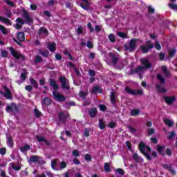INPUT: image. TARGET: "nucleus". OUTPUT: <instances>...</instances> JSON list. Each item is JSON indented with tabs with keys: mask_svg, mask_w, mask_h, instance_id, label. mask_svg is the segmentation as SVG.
I'll return each mask as SVG.
<instances>
[{
	"mask_svg": "<svg viewBox=\"0 0 177 177\" xmlns=\"http://www.w3.org/2000/svg\"><path fill=\"white\" fill-rule=\"evenodd\" d=\"M140 62L142 66H138L135 69H132L131 74H141L143 70L151 68V63L149 62V59H141Z\"/></svg>",
	"mask_w": 177,
	"mask_h": 177,
	"instance_id": "obj_1",
	"label": "nucleus"
},
{
	"mask_svg": "<svg viewBox=\"0 0 177 177\" xmlns=\"http://www.w3.org/2000/svg\"><path fill=\"white\" fill-rule=\"evenodd\" d=\"M138 149L141 153H142L145 157H146L147 160L149 161L152 160L151 156H150L149 153H151V148L147 145L146 143L143 142H140L138 145Z\"/></svg>",
	"mask_w": 177,
	"mask_h": 177,
	"instance_id": "obj_2",
	"label": "nucleus"
},
{
	"mask_svg": "<svg viewBox=\"0 0 177 177\" xmlns=\"http://www.w3.org/2000/svg\"><path fill=\"white\" fill-rule=\"evenodd\" d=\"M109 56L111 59V64H112V66H113V67L117 70H122V68H124V65H117L118 63V60H120V57H118L117 54L109 53Z\"/></svg>",
	"mask_w": 177,
	"mask_h": 177,
	"instance_id": "obj_3",
	"label": "nucleus"
},
{
	"mask_svg": "<svg viewBox=\"0 0 177 177\" xmlns=\"http://www.w3.org/2000/svg\"><path fill=\"white\" fill-rule=\"evenodd\" d=\"M9 50H10V55L13 56L14 59H16L17 60H19V59H21L22 62L26 61V56L19 53V52L16 51V50H15L13 47L10 46L9 48Z\"/></svg>",
	"mask_w": 177,
	"mask_h": 177,
	"instance_id": "obj_4",
	"label": "nucleus"
},
{
	"mask_svg": "<svg viewBox=\"0 0 177 177\" xmlns=\"http://www.w3.org/2000/svg\"><path fill=\"white\" fill-rule=\"evenodd\" d=\"M53 99H55V100H56V102H58L59 103L62 102H66V96H64V95L60 93L57 91H54L53 92Z\"/></svg>",
	"mask_w": 177,
	"mask_h": 177,
	"instance_id": "obj_5",
	"label": "nucleus"
},
{
	"mask_svg": "<svg viewBox=\"0 0 177 177\" xmlns=\"http://www.w3.org/2000/svg\"><path fill=\"white\" fill-rule=\"evenodd\" d=\"M124 91L127 93H129V95H133L134 96H142L143 95V91L132 89L129 86L125 87Z\"/></svg>",
	"mask_w": 177,
	"mask_h": 177,
	"instance_id": "obj_6",
	"label": "nucleus"
},
{
	"mask_svg": "<svg viewBox=\"0 0 177 177\" xmlns=\"http://www.w3.org/2000/svg\"><path fill=\"white\" fill-rule=\"evenodd\" d=\"M6 113H13V114H16L19 113V106L15 103H11L6 106Z\"/></svg>",
	"mask_w": 177,
	"mask_h": 177,
	"instance_id": "obj_7",
	"label": "nucleus"
},
{
	"mask_svg": "<svg viewBox=\"0 0 177 177\" xmlns=\"http://www.w3.org/2000/svg\"><path fill=\"white\" fill-rule=\"evenodd\" d=\"M28 162H33L34 164H45L44 160L42 159V157L32 155L30 156Z\"/></svg>",
	"mask_w": 177,
	"mask_h": 177,
	"instance_id": "obj_8",
	"label": "nucleus"
},
{
	"mask_svg": "<svg viewBox=\"0 0 177 177\" xmlns=\"http://www.w3.org/2000/svg\"><path fill=\"white\" fill-rule=\"evenodd\" d=\"M136 44H138V39H131L129 43V47H127V44L124 45L126 50H129L132 52L134 49H136Z\"/></svg>",
	"mask_w": 177,
	"mask_h": 177,
	"instance_id": "obj_9",
	"label": "nucleus"
},
{
	"mask_svg": "<svg viewBox=\"0 0 177 177\" xmlns=\"http://www.w3.org/2000/svg\"><path fill=\"white\" fill-rule=\"evenodd\" d=\"M3 88L5 92H2L0 91V93L1 95H3L4 97H6V99H8L10 100L12 99V92H10V90L9 88H8V87L6 86H3Z\"/></svg>",
	"mask_w": 177,
	"mask_h": 177,
	"instance_id": "obj_10",
	"label": "nucleus"
},
{
	"mask_svg": "<svg viewBox=\"0 0 177 177\" xmlns=\"http://www.w3.org/2000/svg\"><path fill=\"white\" fill-rule=\"evenodd\" d=\"M164 100L167 104L171 106L174 102H176V97L175 96H165Z\"/></svg>",
	"mask_w": 177,
	"mask_h": 177,
	"instance_id": "obj_11",
	"label": "nucleus"
},
{
	"mask_svg": "<svg viewBox=\"0 0 177 177\" xmlns=\"http://www.w3.org/2000/svg\"><path fill=\"white\" fill-rule=\"evenodd\" d=\"M154 48V44H148L147 46H141L140 48L142 53H149L150 49H153Z\"/></svg>",
	"mask_w": 177,
	"mask_h": 177,
	"instance_id": "obj_12",
	"label": "nucleus"
},
{
	"mask_svg": "<svg viewBox=\"0 0 177 177\" xmlns=\"http://www.w3.org/2000/svg\"><path fill=\"white\" fill-rule=\"evenodd\" d=\"M59 81L61 82V85L62 86V89H70V86H67V79H66V77L61 76L59 77Z\"/></svg>",
	"mask_w": 177,
	"mask_h": 177,
	"instance_id": "obj_13",
	"label": "nucleus"
},
{
	"mask_svg": "<svg viewBox=\"0 0 177 177\" xmlns=\"http://www.w3.org/2000/svg\"><path fill=\"white\" fill-rule=\"evenodd\" d=\"M68 117H70V115H64L63 112H60L58 115V118L62 124H66V122H67Z\"/></svg>",
	"mask_w": 177,
	"mask_h": 177,
	"instance_id": "obj_14",
	"label": "nucleus"
},
{
	"mask_svg": "<svg viewBox=\"0 0 177 177\" xmlns=\"http://www.w3.org/2000/svg\"><path fill=\"white\" fill-rule=\"evenodd\" d=\"M90 92L93 93V95H97V93H103V89L99 86H95L92 88Z\"/></svg>",
	"mask_w": 177,
	"mask_h": 177,
	"instance_id": "obj_15",
	"label": "nucleus"
},
{
	"mask_svg": "<svg viewBox=\"0 0 177 177\" xmlns=\"http://www.w3.org/2000/svg\"><path fill=\"white\" fill-rule=\"evenodd\" d=\"M36 139L37 142H39V143L44 142H45L46 146H50V142H49V141H48V140H46L45 137H42V136H36Z\"/></svg>",
	"mask_w": 177,
	"mask_h": 177,
	"instance_id": "obj_16",
	"label": "nucleus"
},
{
	"mask_svg": "<svg viewBox=\"0 0 177 177\" xmlns=\"http://www.w3.org/2000/svg\"><path fill=\"white\" fill-rule=\"evenodd\" d=\"M38 35H42V34L44 35H46V37H48V35H49V31L48 30V29L44 26L39 28L38 32H37Z\"/></svg>",
	"mask_w": 177,
	"mask_h": 177,
	"instance_id": "obj_17",
	"label": "nucleus"
},
{
	"mask_svg": "<svg viewBox=\"0 0 177 177\" xmlns=\"http://www.w3.org/2000/svg\"><path fill=\"white\" fill-rule=\"evenodd\" d=\"M88 114L91 118H95V117H96V115H97V109H96V107H92L88 109Z\"/></svg>",
	"mask_w": 177,
	"mask_h": 177,
	"instance_id": "obj_18",
	"label": "nucleus"
},
{
	"mask_svg": "<svg viewBox=\"0 0 177 177\" xmlns=\"http://www.w3.org/2000/svg\"><path fill=\"white\" fill-rule=\"evenodd\" d=\"M48 82H49L50 86H53V88L55 91H57V89H59V85L57 84V83L56 82V80H55V79L50 78L48 80Z\"/></svg>",
	"mask_w": 177,
	"mask_h": 177,
	"instance_id": "obj_19",
	"label": "nucleus"
},
{
	"mask_svg": "<svg viewBox=\"0 0 177 177\" xmlns=\"http://www.w3.org/2000/svg\"><path fill=\"white\" fill-rule=\"evenodd\" d=\"M16 22L17 23L15 25L16 30H20V28H21V27H23V24H24V23H25L24 21L21 18H17L16 19Z\"/></svg>",
	"mask_w": 177,
	"mask_h": 177,
	"instance_id": "obj_20",
	"label": "nucleus"
},
{
	"mask_svg": "<svg viewBox=\"0 0 177 177\" xmlns=\"http://www.w3.org/2000/svg\"><path fill=\"white\" fill-rule=\"evenodd\" d=\"M17 39L20 42H24V41H26V35H24V32H19L17 34Z\"/></svg>",
	"mask_w": 177,
	"mask_h": 177,
	"instance_id": "obj_21",
	"label": "nucleus"
},
{
	"mask_svg": "<svg viewBox=\"0 0 177 177\" xmlns=\"http://www.w3.org/2000/svg\"><path fill=\"white\" fill-rule=\"evenodd\" d=\"M47 48H48V50H50V52H56V43L53 42L50 44H48L47 45Z\"/></svg>",
	"mask_w": 177,
	"mask_h": 177,
	"instance_id": "obj_22",
	"label": "nucleus"
},
{
	"mask_svg": "<svg viewBox=\"0 0 177 177\" xmlns=\"http://www.w3.org/2000/svg\"><path fill=\"white\" fill-rule=\"evenodd\" d=\"M164 149H165V146H157V151H158L159 154H160V156H162V157L165 156V152H164Z\"/></svg>",
	"mask_w": 177,
	"mask_h": 177,
	"instance_id": "obj_23",
	"label": "nucleus"
},
{
	"mask_svg": "<svg viewBox=\"0 0 177 177\" xmlns=\"http://www.w3.org/2000/svg\"><path fill=\"white\" fill-rule=\"evenodd\" d=\"M162 71L166 77H170L171 72H169V71H168V68L166 66H162Z\"/></svg>",
	"mask_w": 177,
	"mask_h": 177,
	"instance_id": "obj_24",
	"label": "nucleus"
},
{
	"mask_svg": "<svg viewBox=\"0 0 177 177\" xmlns=\"http://www.w3.org/2000/svg\"><path fill=\"white\" fill-rule=\"evenodd\" d=\"M21 81H26L27 80V69L23 68L22 73H21Z\"/></svg>",
	"mask_w": 177,
	"mask_h": 177,
	"instance_id": "obj_25",
	"label": "nucleus"
},
{
	"mask_svg": "<svg viewBox=\"0 0 177 177\" xmlns=\"http://www.w3.org/2000/svg\"><path fill=\"white\" fill-rule=\"evenodd\" d=\"M43 104L44 106H50L52 104V100L49 97H45L43 99Z\"/></svg>",
	"mask_w": 177,
	"mask_h": 177,
	"instance_id": "obj_26",
	"label": "nucleus"
},
{
	"mask_svg": "<svg viewBox=\"0 0 177 177\" xmlns=\"http://www.w3.org/2000/svg\"><path fill=\"white\" fill-rule=\"evenodd\" d=\"M139 113H140V110L139 109H131L130 111V115L131 117H136L139 115Z\"/></svg>",
	"mask_w": 177,
	"mask_h": 177,
	"instance_id": "obj_27",
	"label": "nucleus"
},
{
	"mask_svg": "<svg viewBox=\"0 0 177 177\" xmlns=\"http://www.w3.org/2000/svg\"><path fill=\"white\" fill-rule=\"evenodd\" d=\"M156 78L157 80H158V81H160L162 85H165V78H164L162 75H161L160 73H158Z\"/></svg>",
	"mask_w": 177,
	"mask_h": 177,
	"instance_id": "obj_28",
	"label": "nucleus"
},
{
	"mask_svg": "<svg viewBox=\"0 0 177 177\" xmlns=\"http://www.w3.org/2000/svg\"><path fill=\"white\" fill-rule=\"evenodd\" d=\"M156 88L160 93H167V92L165 88L161 86V84H156Z\"/></svg>",
	"mask_w": 177,
	"mask_h": 177,
	"instance_id": "obj_29",
	"label": "nucleus"
},
{
	"mask_svg": "<svg viewBox=\"0 0 177 177\" xmlns=\"http://www.w3.org/2000/svg\"><path fill=\"white\" fill-rule=\"evenodd\" d=\"M39 55H41L43 57L47 58L49 57V51L48 50H39Z\"/></svg>",
	"mask_w": 177,
	"mask_h": 177,
	"instance_id": "obj_30",
	"label": "nucleus"
},
{
	"mask_svg": "<svg viewBox=\"0 0 177 177\" xmlns=\"http://www.w3.org/2000/svg\"><path fill=\"white\" fill-rule=\"evenodd\" d=\"M110 100L112 104H115V93L114 91L111 93Z\"/></svg>",
	"mask_w": 177,
	"mask_h": 177,
	"instance_id": "obj_31",
	"label": "nucleus"
},
{
	"mask_svg": "<svg viewBox=\"0 0 177 177\" xmlns=\"http://www.w3.org/2000/svg\"><path fill=\"white\" fill-rule=\"evenodd\" d=\"M99 128L101 130L104 129L106 128V123H104V121H103V119L99 120Z\"/></svg>",
	"mask_w": 177,
	"mask_h": 177,
	"instance_id": "obj_32",
	"label": "nucleus"
},
{
	"mask_svg": "<svg viewBox=\"0 0 177 177\" xmlns=\"http://www.w3.org/2000/svg\"><path fill=\"white\" fill-rule=\"evenodd\" d=\"M7 144L9 147H13V146L15 145V142H13V138L12 136L8 137Z\"/></svg>",
	"mask_w": 177,
	"mask_h": 177,
	"instance_id": "obj_33",
	"label": "nucleus"
},
{
	"mask_svg": "<svg viewBox=\"0 0 177 177\" xmlns=\"http://www.w3.org/2000/svg\"><path fill=\"white\" fill-rule=\"evenodd\" d=\"M30 82L31 85H33L34 88H35L36 89H38V84H37L36 80H35L32 77H30Z\"/></svg>",
	"mask_w": 177,
	"mask_h": 177,
	"instance_id": "obj_34",
	"label": "nucleus"
},
{
	"mask_svg": "<svg viewBox=\"0 0 177 177\" xmlns=\"http://www.w3.org/2000/svg\"><path fill=\"white\" fill-rule=\"evenodd\" d=\"M42 60H43L42 57H41L39 55H36L35 57L34 63H35V64H38V63H41Z\"/></svg>",
	"mask_w": 177,
	"mask_h": 177,
	"instance_id": "obj_35",
	"label": "nucleus"
},
{
	"mask_svg": "<svg viewBox=\"0 0 177 177\" xmlns=\"http://www.w3.org/2000/svg\"><path fill=\"white\" fill-rule=\"evenodd\" d=\"M117 35L120 38H123L124 39L128 38V35H127V33L124 32H117Z\"/></svg>",
	"mask_w": 177,
	"mask_h": 177,
	"instance_id": "obj_36",
	"label": "nucleus"
},
{
	"mask_svg": "<svg viewBox=\"0 0 177 177\" xmlns=\"http://www.w3.org/2000/svg\"><path fill=\"white\" fill-rule=\"evenodd\" d=\"M176 53V50L175 49H171L169 50V57L170 59H172L174 56H175V54Z\"/></svg>",
	"mask_w": 177,
	"mask_h": 177,
	"instance_id": "obj_37",
	"label": "nucleus"
},
{
	"mask_svg": "<svg viewBox=\"0 0 177 177\" xmlns=\"http://www.w3.org/2000/svg\"><path fill=\"white\" fill-rule=\"evenodd\" d=\"M164 122L166 124V125H168L169 128L174 127V122H172L171 120L166 119L165 120Z\"/></svg>",
	"mask_w": 177,
	"mask_h": 177,
	"instance_id": "obj_38",
	"label": "nucleus"
},
{
	"mask_svg": "<svg viewBox=\"0 0 177 177\" xmlns=\"http://www.w3.org/2000/svg\"><path fill=\"white\" fill-rule=\"evenodd\" d=\"M108 38L109 39V41L111 42H112L113 44H114V42H115V36H114V34L111 33L109 36Z\"/></svg>",
	"mask_w": 177,
	"mask_h": 177,
	"instance_id": "obj_39",
	"label": "nucleus"
},
{
	"mask_svg": "<svg viewBox=\"0 0 177 177\" xmlns=\"http://www.w3.org/2000/svg\"><path fill=\"white\" fill-rule=\"evenodd\" d=\"M57 167V161L56 160H53L51 162V168L54 169V171H56V167Z\"/></svg>",
	"mask_w": 177,
	"mask_h": 177,
	"instance_id": "obj_40",
	"label": "nucleus"
},
{
	"mask_svg": "<svg viewBox=\"0 0 177 177\" xmlns=\"http://www.w3.org/2000/svg\"><path fill=\"white\" fill-rule=\"evenodd\" d=\"M175 136H176V133H175V131H171L170 133V134L169 135V136L167 137V139L169 140H171V139H174V138H175Z\"/></svg>",
	"mask_w": 177,
	"mask_h": 177,
	"instance_id": "obj_41",
	"label": "nucleus"
},
{
	"mask_svg": "<svg viewBox=\"0 0 177 177\" xmlns=\"http://www.w3.org/2000/svg\"><path fill=\"white\" fill-rule=\"evenodd\" d=\"M133 159L136 161V162H139L140 161V158L138 155V153L133 154Z\"/></svg>",
	"mask_w": 177,
	"mask_h": 177,
	"instance_id": "obj_42",
	"label": "nucleus"
},
{
	"mask_svg": "<svg viewBox=\"0 0 177 177\" xmlns=\"http://www.w3.org/2000/svg\"><path fill=\"white\" fill-rule=\"evenodd\" d=\"M4 2L9 6H11V8H15V3L13 1H11L10 0H3Z\"/></svg>",
	"mask_w": 177,
	"mask_h": 177,
	"instance_id": "obj_43",
	"label": "nucleus"
},
{
	"mask_svg": "<svg viewBox=\"0 0 177 177\" xmlns=\"http://www.w3.org/2000/svg\"><path fill=\"white\" fill-rule=\"evenodd\" d=\"M104 169L106 171V172H110V165L109 163H104Z\"/></svg>",
	"mask_w": 177,
	"mask_h": 177,
	"instance_id": "obj_44",
	"label": "nucleus"
},
{
	"mask_svg": "<svg viewBox=\"0 0 177 177\" xmlns=\"http://www.w3.org/2000/svg\"><path fill=\"white\" fill-rule=\"evenodd\" d=\"M0 30L2 34H4V35L8 34V30H6V28L1 24H0Z\"/></svg>",
	"mask_w": 177,
	"mask_h": 177,
	"instance_id": "obj_45",
	"label": "nucleus"
},
{
	"mask_svg": "<svg viewBox=\"0 0 177 177\" xmlns=\"http://www.w3.org/2000/svg\"><path fill=\"white\" fill-rule=\"evenodd\" d=\"M116 172L119 174V175H121L122 176L124 175L125 171H124V169L121 168L116 169Z\"/></svg>",
	"mask_w": 177,
	"mask_h": 177,
	"instance_id": "obj_46",
	"label": "nucleus"
},
{
	"mask_svg": "<svg viewBox=\"0 0 177 177\" xmlns=\"http://www.w3.org/2000/svg\"><path fill=\"white\" fill-rule=\"evenodd\" d=\"M73 157H80V151L75 149L72 151Z\"/></svg>",
	"mask_w": 177,
	"mask_h": 177,
	"instance_id": "obj_47",
	"label": "nucleus"
},
{
	"mask_svg": "<svg viewBox=\"0 0 177 177\" xmlns=\"http://www.w3.org/2000/svg\"><path fill=\"white\" fill-rule=\"evenodd\" d=\"M42 113L37 109H35V115L37 117V118H39Z\"/></svg>",
	"mask_w": 177,
	"mask_h": 177,
	"instance_id": "obj_48",
	"label": "nucleus"
},
{
	"mask_svg": "<svg viewBox=\"0 0 177 177\" xmlns=\"http://www.w3.org/2000/svg\"><path fill=\"white\" fill-rule=\"evenodd\" d=\"M25 21L27 23V24H30L31 23H32L33 19L32 18L30 17V15L28 17H26V18H25Z\"/></svg>",
	"mask_w": 177,
	"mask_h": 177,
	"instance_id": "obj_49",
	"label": "nucleus"
},
{
	"mask_svg": "<svg viewBox=\"0 0 177 177\" xmlns=\"http://www.w3.org/2000/svg\"><path fill=\"white\" fill-rule=\"evenodd\" d=\"M1 19V21H3V23H6V24H10V19H8V18H5V17H2Z\"/></svg>",
	"mask_w": 177,
	"mask_h": 177,
	"instance_id": "obj_50",
	"label": "nucleus"
},
{
	"mask_svg": "<svg viewBox=\"0 0 177 177\" xmlns=\"http://www.w3.org/2000/svg\"><path fill=\"white\" fill-rule=\"evenodd\" d=\"M11 167L14 171H20V169H21V167H20V165H18V166L12 165H11Z\"/></svg>",
	"mask_w": 177,
	"mask_h": 177,
	"instance_id": "obj_51",
	"label": "nucleus"
},
{
	"mask_svg": "<svg viewBox=\"0 0 177 177\" xmlns=\"http://www.w3.org/2000/svg\"><path fill=\"white\" fill-rule=\"evenodd\" d=\"M29 16H30V14H28V12H27V10L26 9H24L22 17H24V19H26V17H28Z\"/></svg>",
	"mask_w": 177,
	"mask_h": 177,
	"instance_id": "obj_52",
	"label": "nucleus"
},
{
	"mask_svg": "<svg viewBox=\"0 0 177 177\" xmlns=\"http://www.w3.org/2000/svg\"><path fill=\"white\" fill-rule=\"evenodd\" d=\"M169 8H171L172 10H177V4L169 3Z\"/></svg>",
	"mask_w": 177,
	"mask_h": 177,
	"instance_id": "obj_53",
	"label": "nucleus"
},
{
	"mask_svg": "<svg viewBox=\"0 0 177 177\" xmlns=\"http://www.w3.org/2000/svg\"><path fill=\"white\" fill-rule=\"evenodd\" d=\"M155 48L157 50H161V44L158 41H155Z\"/></svg>",
	"mask_w": 177,
	"mask_h": 177,
	"instance_id": "obj_54",
	"label": "nucleus"
},
{
	"mask_svg": "<svg viewBox=\"0 0 177 177\" xmlns=\"http://www.w3.org/2000/svg\"><path fill=\"white\" fill-rule=\"evenodd\" d=\"M83 29H82V26H79L76 30V32L77 34V35H81V34H82L83 32Z\"/></svg>",
	"mask_w": 177,
	"mask_h": 177,
	"instance_id": "obj_55",
	"label": "nucleus"
},
{
	"mask_svg": "<svg viewBox=\"0 0 177 177\" xmlns=\"http://www.w3.org/2000/svg\"><path fill=\"white\" fill-rule=\"evenodd\" d=\"M5 16H6V17L11 18L12 17V11H10V10L6 9V12H5Z\"/></svg>",
	"mask_w": 177,
	"mask_h": 177,
	"instance_id": "obj_56",
	"label": "nucleus"
},
{
	"mask_svg": "<svg viewBox=\"0 0 177 177\" xmlns=\"http://www.w3.org/2000/svg\"><path fill=\"white\" fill-rule=\"evenodd\" d=\"M165 153L167 154V156H168L169 157H171L172 156V151H171V149L169 148H167L166 151H165Z\"/></svg>",
	"mask_w": 177,
	"mask_h": 177,
	"instance_id": "obj_57",
	"label": "nucleus"
},
{
	"mask_svg": "<svg viewBox=\"0 0 177 177\" xmlns=\"http://www.w3.org/2000/svg\"><path fill=\"white\" fill-rule=\"evenodd\" d=\"M91 132V130H89V129H84V135L86 138L89 137V133Z\"/></svg>",
	"mask_w": 177,
	"mask_h": 177,
	"instance_id": "obj_58",
	"label": "nucleus"
},
{
	"mask_svg": "<svg viewBox=\"0 0 177 177\" xmlns=\"http://www.w3.org/2000/svg\"><path fill=\"white\" fill-rule=\"evenodd\" d=\"M164 59H165V53H159V60H160V62H162V60H164Z\"/></svg>",
	"mask_w": 177,
	"mask_h": 177,
	"instance_id": "obj_59",
	"label": "nucleus"
},
{
	"mask_svg": "<svg viewBox=\"0 0 177 177\" xmlns=\"http://www.w3.org/2000/svg\"><path fill=\"white\" fill-rule=\"evenodd\" d=\"M99 107L101 111H106V110H107V106L104 104H100Z\"/></svg>",
	"mask_w": 177,
	"mask_h": 177,
	"instance_id": "obj_60",
	"label": "nucleus"
},
{
	"mask_svg": "<svg viewBox=\"0 0 177 177\" xmlns=\"http://www.w3.org/2000/svg\"><path fill=\"white\" fill-rule=\"evenodd\" d=\"M147 132H148V136H151V135L154 133L155 130L153 128L148 129Z\"/></svg>",
	"mask_w": 177,
	"mask_h": 177,
	"instance_id": "obj_61",
	"label": "nucleus"
},
{
	"mask_svg": "<svg viewBox=\"0 0 177 177\" xmlns=\"http://www.w3.org/2000/svg\"><path fill=\"white\" fill-rule=\"evenodd\" d=\"M1 55L2 57H8V55H9V53L6 50H1Z\"/></svg>",
	"mask_w": 177,
	"mask_h": 177,
	"instance_id": "obj_62",
	"label": "nucleus"
},
{
	"mask_svg": "<svg viewBox=\"0 0 177 177\" xmlns=\"http://www.w3.org/2000/svg\"><path fill=\"white\" fill-rule=\"evenodd\" d=\"M126 145L127 146V149L130 151H132V145L131 144V142L127 141Z\"/></svg>",
	"mask_w": 177,
	"mask_h": 177,
	"instance_id": "obj_63",
	"label": "nucleus"
},
{
	"mask_svg": "<svg viewBox=\"0 0 177 177\" xmlns=\"http://www.w3.org/2000/svg\"><path fill=\"white\" fill-rule=\"evenodd\" d=\"M0 154L5 156L6 154V148H0Z\"/></svg>",
	"mask_w": 177,
	"mask_h": 177,
	"instance_id": "obj_64",
	"label": "nucleus"
}]
</instances>
